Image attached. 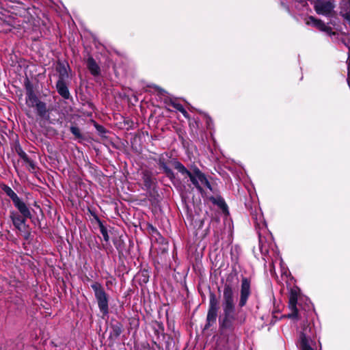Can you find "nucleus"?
<instances>
[{
    "mask_svg": "<svg viewBox=\"0 0 350 350\" xmlns=\"http://www.w3.org/2000/svg\"><path fill=\"white\" fill-rule=\"evenodd\" d=\"M234 277L230 274L223 286L221 299L222 312L218 318L219 330L221 334L233 333L246 322L245 313L239 314L236 309L237 285L233 283Z\"/></svg>",
    "mask_w": 350,
    "mask_h": 350,
    "instance_id": "1",
    "label": "nucleus"
},
{
    "mask_svg": "<svg viewBox=\"0 0 350 350\" xmlns=\"http://www.w3.org/2000/svg\"><path fill=\"white\" fill-rule=\"evenodd\" d=\"M170 162L174 169L177 170L181 175L189 178L193 185L201 194L204 192L202 185H204L214 193L215 196H210L208 198L209 201L214 205L218 206L224 217L226 218L230 216L228 206L224 199L221 196L219 188L214 183L209 182L206 175L204 172L196 166L192 169V171H189L176 159H173Z\"/></svg>",
    "mask_w": 350,
    "mask_h": 350,
    "instance_id": "2",
    "label": "nucleus"
},
{
    "mask_svg": "<svg viewBox=\"0 0 350 350\" xmlns=\"http://www.w3.org/2000/svg\"><path fill=\"white\" fill-rule=\"evenodd\" d=\"M24 87L27 106L29 108H35L40 118H45L49 112L46 103L38 98L33 84L27 77L24 80Z\"/></svg>",
    "mask_w": 350,
    "mask_h": 350,
    "instance_id": "3",
    "label": "nucleus"
},
{
    "mask_svg": "<svg viewBox=\"0 0 350 350\" xmlns=\"http://www.w3.org/2000/svg\"><path fill=\"white\" fill-rule=\"evenodd\" d=\"M316 331L311 323H308L302 328L297 343L301 350H314L316 346Z\"/></svg>",
    "mask_w": 350,
    "mask_h": 350,
    "instance_id": "4",
    "label": "nucleus"
},
{
    "mask_svg": "<svg viewBox=\"0 0 350 350\" xmlns=\"http://www.w3.org/2000/svg\"><path fill=\"white\" fill-rule=\"evenodd\" d=\"M91 288L94 291V297L103 317L107 316L109 312V295L106 293L103 285L98 282H94L91 284Z\"/></svg>",
    "mask_w": 350,
    "mask_h": 350,
    "instance_id": "5",
    "label": "nucleus"
},
{
    "mask_svg": "<svg viewBox=\"0 0 350 350\" xmlns=\"http://www.w3.org/2000/svg\"><path fill=\"white\" fill-rule=\"evenodd\" d=\"M219 302L217 299L216 295L210 291L209 293V305L206 315V324L204 327V330L209 329L212 326L216 324L217 313L219 310Z\"/></svg>",
    "mask_w": 350,
    "mask_h": 350,
    "instance_id": "6",
    "label": "nucleus"
},
{
    "mask_svg": "<svg viewBox=\"0 0 350 350\" xmlns=\"http://www.w3.org/2000/svg\"><path fill=\"white\" fill-rule=\"evenodd\" d=\"M251 293V279L247 277H242L240 297L238 304L239 308H242L246 306Z\"/></svg>",
    "mask_w": 350,
    "mask_h": 350,
    "instance_id": "7",
    "label": "nucleus"
},
{
    "mask_svg": "<svg viewBox=\"0 0 350 350\" xmlns=\"http://www.w3.org/2000/svg\"><path fill=\"white\" fill-rule=\"evenodd\" d=\"M123 332V324L119 321L112 319L109 323V334L108 337L109 347H113L116 340L120 337Z\"/></svg>",
    "mask_w": 350,
    "mask_h": 350,
    "instance_id": "8",
    "label": "nucleus"
},
{
    "mask_svg": "<svg viewBox=\"0 0 350 350\" xmlns=\"http://www.w3.org/2000/svg\"><path fill=\"white\" fill-rule=\"evenodd\" d=\"M299 288L297 286L291 288L288 297V308L291 313L288 314L289 318L295 319L298 317L299 311L297 308L298 294Z\"/></svg>",
    "mask_w": 350,
    "mask_h": 350,
    "instance_id": "9",
    "label": "nucleus"
},
{
    "mask_svg": "<svg viewBox=\"0 0 350 350\" xmlns=\"http://www.w3.org/2000/svg\"><path fill=\"white\" fill-rule=\"evenodd\" d=\"M190 228L193 230V234L198 239L202 240L209 232L208 226L204 228V220H189Z\"/></svg>",
    "mask_w": 350,
    "mask_h": 350,
    "instance_id": "10",
    "label": "nucleus"
},
{
    "mask_svg": "<svg viewBox=\"0 0 350 350\" xmlns=\"http://www.w3.org/2000/svg\"><path fill=\"white\" fill-rule=\"evenodd\" d=\"M314 8L317 14L327 15L332 12L334 5L330 1L317 0L315 2Z\"/></svg>",
    "mask_w": 350,
    "mask_h": 350,
    "instance_id": "11",
    "label": "nucleus"
},
{
    "mask_svg": "<svg viewBox=\"0 0 350 350\" xmlns=\"http://www.w3.org/2000/svg\"><path fill=\"white\" fill-rule=\"evenodd\" d=\"M66 81L57 80L55 84L56 91L62 98L72 100Z\"/></svg>",
    "mask_w": 350,
    "mask_h": 350,
    "instance_id": "12",
    "label": "nucleus"
},
{
    "mask_svg": "<svg viewBox=\"0 0 350 350\" xmlns=\"http://www.w3.org/2000/svg\"><path fill=\"white\" fill-rule=\"evenodd\" d=\"M142 179L146 190L152 189L153 187H155L157 185V178L149 170H144L142 171Z\"/></svg>",
    "mask_w": 350,
    "mask_h": 350,
    "instance_id": "13",
    "label": "nucleus"
},
{
    "mask_svg": "<svg viewBox=\"0 0 350 350\" xmlns=\"http://www.w3.org/2000/svg\"><path fill=\"white\" fill-rule=\"evenodd\" d=\"M68 70H70V68L66 62L57 60L55 65V70L58 73L57 80H68L69 79Z\"/></svg>",
    "mask_w": 350,
    "mask_h": 350,
    "instance_id": "14",
    "label": "nucleus"
},
{
    "mask_svg": "<svg viewBox=\"0 0 350 350\" xmlns=\"http://www.w3.org/2000/svg\"><path fill=\"white\" fill-rule=\"evenodd\" d=\"M159 168L162 170L165 176L172 182L175 180L176 176L173 170L168 167L167 161L163 154H161L157 160H156Z\"/></svg>",
    "mask_w": 350,
    "mask_h": 350,
    "instance_id": "15",
    "label": "nucleus"
},
{
    "mask_svg": "<svg viewBox=\"0 0 350 350\" xmlns=\"http://www.w3.org/2000/svg\"><path fill=\"white\" fill-rule=\"evenodd\" d=\"M14 227L18 230L21 235L27 239L31 234V228L27 221L28 220H12Z\"/></svg>",
    "mask_w": 350,
    "mask_h": 350,
    "instance_id": "16",
    "label": "nucleus"
},
{
    "mask_svg": "<svg viewBox=\"0 0 350 350\" xmlns=\"http://www.w3.org/2000/svg\"><path fill=\"white\" fill-rule=\"evenodd\" d=\"M14 207L19 211V213L23 215L24 219H31V212L27 206V204L23 202L22 199L20 198L16 200H14L13 202Z\"/></svg>",
    "mask_w": 350,
    "mask_h": 350,
    "instance_id": "17",
    "label": "nucleus"
},
{
    "mask_svg": "<svg viewBox=\"0 0 350 350\" xmlns=\"http://www.w3.org/2000/svg\"><path fill=\"white\" fill-rule=\"evenodd\" d=\"M87 68L89 70L91 75H92L94 77H97L100 75V68L95 59L92 57L90 56L86 62Z\"/></svg>",
    "mask_w": 350,
    "mask_h": 350,
    "instance_id": "18",
    "label": "nucleus"
},
{
    "mask_svg": "<svg viewBox=\"0 0 350 350\" xmlns=\"http://www.w3.org/2000/svg\"><path fill=\"white\" fill-rule=\"evenodd\" d=\"M113 243L118 252L119 256H123L126 252V243L122 236L116 237L113 239Z\"/></svg>",
    "mask_w": 350,
    "mask_h": 350,
    "instance_id": "19",
    "label": "nucleus"
},
{
    "mask_svg": "<svg viewBox=\"0 0 350 350\" xmlns=\"http://www.w3.org/2000/svg\"><path fill=\"white\" fill-rule=\"evenodd\" d=\"M181 201L183 203V208L187 213V217L191 219L193 217L191 210L190 209L189 204H193V199L192 202L190 201L189 197L185 193H181Z\"/></svg>",
    "mask_w": 350,
    "mask_h": 350,
    "instance_id": "20",
    "label": "nucleus"
},
{
    "mask_svg": "<svg viewBox=\"0 0 350 350\" xmlns=\"http://www.w3.org/2000/svg\"><path fill=\"white\" fill-rule=\"evenodd\" d=\"M70 131L74 135V139L79 143L85 140V135L81 133L80 128L76 123H72L70 126Z\"/></svg>",
    "mask_w": 350,
    "mask_h": 350,
    "instance_id": "21",
    "label": "nucleus"
},
{
    "mask_svg": "<svg viewBox=\"0 0 350 350\" xmlns=\"http://www.w3.org/2000/svg\"><path fill=\"white\" fill-rule=\"evenodd\" d=\"M0 188L1 190L8 196L12 202H13L14 200H16L19 198L18 195L14 192V191L8 185L5 183H0Z\"/></svg>",
    "mask_w": 350,
    "mask_h": 350,
    "instance_id": "22",
    "label": "nucleus"
},
{
    "mask_svg": "<svg viewBox=\"0 0 350 350\" xmlns=\"http://www.w3.org/2000/svg\"><path fill=\"white\" fill-rule=\"evenodd\" d=\"M307 25H312L314 27H317L320 31H322L324 27L325 26V23L321 20L315 18L314 16H310L307 21H306Z\"/></svg>",
    "mask_w": 350,
    "mask_h": 350,
    "instance_id": "23",
    "label": "nucleus"
},
{
    "mask_svg": "<svg viewBox=\"0 0 350 350\" xmlns=\"http://www.w3.org/2000/svg\"><path fill=\"white\" fill-rule=\"evenodd\" d=\"M159 327L161 329V335L162 337V340L165 343V349L166 350H170L171 345L173 342V338L170 335L164 333V327L163 325H159Z\"/></svg>",
    "mask_w": 350,
    "mask_h": 350,
    "instance_id": "24",
    "label": "nucleus"
},
{
    "mask_svg": "<svg viewBox=\"0 0 350 350\" xmlns=\"http://www.w3.org/2000/svg\"><path fill=\"white\" fill-rule=\"evenodd\" d=\"M189 122V127L191 133H197L200 126V120L198 118H187Z\"/></svg>",
    "mask_w": 350,
    "mask_h": 350,
    "instance_id": "25",
    "label": "nucleus"
},
{
    "mask_svg": "<svg viewBox=\"0 0 350 350\" xmlns=\"http://www.w3.org/2000/svg\"><path fill=\"white\" fill-rule=\"evenodd\" d=\"M138 277L140 282L148 283L150 278V270L148 268L142 269L138 273Z\"/></svg>",
    "mask_w": 350,
    "mask_h": 350,
    "instance_id": "26",
    "label": "nucleus"
},
{
    "mask_svg": "<svg viewBox=\"0 0 350 350\" xmlns=\"http://www.w3.org/2000/svg\"><path fill=\"white\" fill-rule=\"evenodd\" d=\"M96 221L99 226L100 232L102 234L104 240L106 242H108L109 240V236L108 234L107 228L104 224V221H105V220H96Z\"/></svg>",
    "mask_w": 350,
    "mask_h": 350,
    "instance_id": "27",
    "label": "nucleus"
},
{
    "mask_svg": "<svg viewBox=\"0 0 350 350\" xmlns=\"http://www.w3.org/2000/svg\"><path fill=\"white\" fill-rule=\"evenodd\" d=\"M171 105L176 110L180 112L185 118H189V117L190 116V115L186 111V109H185V107H183V105L182 104H180L179 103H176V102H172Z\"/></svg>",
    "mask_w": 350,
    "mask_h": 350,
    "instance_id": "28",
    "label": "nucleus"
},
{
    "mask_svg": "<svg viewBox=\"0 0 350 350\" xmlns=\"http://www.w3.org/2000/svg\"><path fill=\"white\" fill-rule=\"evenodd\" d=\"M14 150L18 154V155L24 161L27 160V158H29L28 155L26 154V152L23 150L21 146L20 145L19 142H16L14 145Z\"/></svg>",
    "mask_w": 350,
    "mask_h": 350,
    "instance_id": "29",
    "label": "nucleus"
},
{
    "mask_svg": "<svg viewBox=\"0 0 350 350\" xmlns=\"http://www.w3.org/2000/svg\"><path fill=\"white\" fill-rule=\"evenodd\" d=\"M149 197L153 199L154 201L158 202L160 199V195L157 189V186L153 187L152 189H149L146 190Z\"/></svg>",
    "mask_w": 350,
    "mask_h": 350,
    "instance_id": "30",
    "label": "nucleus"
},
{
    "mask_svg": "<svg viewBox=\"0 0 350 350\" xmlns=\"http://www.w3.org/2000/svg\"><path fill=\"white\" fill-rule=\"evenodd\" d=\"M93 124L99 135L102 137H106L105 134L107 133V130L103 125L99 124L96 121H93Z\"/></svg>",
    "mask_w": 350,
    "mask_h": 350,
    "instance_id": "31",
    "label": "nucleus"
},
{
    "mask_svg": "<svg viewBox=\"0 0 350 350\" xmlns=\"http://www.w3.org/2000/svg\"><path fill=\"white\" fill-rule=\"evenodd\" d=\"M251 215H252V219H260L261 217L262 216V213H261L260 209L257 208L256 207H255V209L254 211H252Z\"/></svg>",
    "mask_w": 350,
    "mask_h": 350,
    "instance_id": "32",
    "label": "nucleus"
},
{
    "mask_svg": "<svg viewBox=\"0 0 350 350\" xmlns=\"http://www.w3.org/2000/svg\"><path fill=\"white\" fill-rule=\"evenodd\" d=\"M24 162L29 165L30 170H35L36 168V165L34 161L31 159L29 157L27 158V160L24 161Z\"/></svg>",
    "mask_w": 350,
    "mask_h": 350,
    "instance_id": "33",
    "label": "nucleus"
},
{
    "mask_svg": "<svg viewBox=\"0 0 350 350\" xmlns=\"http://www.w3.org/2000/svg\"><path fill=\"white\" fill-rule=\"evenodd\" d=\"M321 31L325 32L329 36L335 35V32L333 31L332 28L329 26H327L326 25Z\"/></svg>",
    "mask_w": 350,
    "mask_h": 350,
    "instance_id": "34",
    "label": "nucleus"
},
{
    "mask_svg": "<svg viewBox=\"0 0 350 350\" xmlns=\"http://www.w3.org/2000/svg\"><path fill=\"white\" fill-rule=\"evenodd\" d=\"M256 224L257 226H258L260 228H262V227L267 228L266 220L260 219V220H256Z\"/></svg>",
    "mask_w": 350,
    "mask_h": 350,
    "instance_id": "35",
    "label": "nucleus"
},
{
    "mask_svg": "<svg viewBox=\"0 0 350 350\" xmlns=\"http://www.w3.org/2000/svg\"><path fill=\"white\" fill-rule=\"evenodd\" d=\"M84 105H87L88 107V108L93 111H94L96 109L95 105L90 100H87Z\"/></svg>",
    "mask_w": 350,
    "mask_h": 350,
    "instance_id": "36",
    "label": "nucleus"
},
{
    "mask_svg": "<svg viewBox=\"0 0 350 350\" xmlns=\"http://www.w3.org/2000/svg\"><path fill=\"white\" fill-rule=\"evenodd\" d=\"M148 229H149V231L150 233L159 234V232L157 230V228L155 227H154L152 224H148Z\"/></svg>",
    "mask_w": 350,
    "mask_h": 350,
    "instance_id": "37",
    "label": "nucleus"
},
{
    "mask_svg": "<svg viewBox=\"0 0 350 350\" xmlns=\"http://www.w3.org/2000/svg\"><path fill=\"white\" fill-rule=\"evenodd\" d=\"M347 70H348V73H347V79H348V81L349 82L350 81V55H349L348 57V59H347Z\"/></svg>",
    "mask_w": 350,
    "mask_h": 350,
    "instance_id": "38",
    "label": "nucleus"
},
{
    "mask_svg": "<svg viewBox=\"0 0 350 350\" xmlns=\"http://www.w3.org/2000/svg\"><path fill=\"white\" fill-rule=\"evenodd\" d=\"M224 224L228 226L230 229L233 226L232 220H224Z\"/></svg>",
    "mask_w": 350,
    "mask_h": 350,
    "instance_id": "39",
    "label": "nucleus"
},
{
    "mask_svg": "<svg viewBox=\"0 0 350 350\" xmlns=\"http://www.w3.org/2000/svg\"><path fill=\"white\" fill-rule=\"evenodd\" d=\"M159 325L160 324H158L159 328L154 330V334L156 336H157L158 339H159L160 336H161V329H160Z\"/></svg>",
    "mask_w": 350,
    "mask_h": 350,
    "instance_id": "40",
    "label": "nucleus"
},
{
    "mask_svg": "<svg viewBox=\"0 0 350 350\" xmlns=\"http://www.w3.org/2000/svg\"><path fill=\"white\" fill-rule=\"evenodd\" d=\"M88 212H90L91 215L93 216V217H94L93 219H99L94 211L88 208Z\"/></svg>",
    "mask_w": 350,
    "mask_h": 350,
    "instance_id": "41",
    "label": "nucleus"
},
{
    "mask_svg": "<svg viewBox=\"0 0 350 350\" xmlns=\"http://www.w3.org/2000/svg\"><path fill=\"white\" fill-rule=\"evenodd\" d=\"M206 116V124L208 125H209L210 122H212L211 118L210 116Z\"/></svg>",
    "mask_w": 350,
    "mask_h": 350,
    "instance_id": "42",
    "label": "nucleus"
},
{
    "mask_svg": "<svg viewBox=\"0 0 350 350\" xmlns=\"http://www.w3.org/2000/svg\"><path fill=\"white\" fill-rule=\"evenodd\" d=\"M345 18L348 21L349 25H350V14H346L345 16Z\"/></svg>",
    "mask_w": 350,
    "mask_h": 350,
    "instance_id": "43",
    "label": "nucleus"
},
{
    "mask_svg": "<svg viewBox=\"0 0 350 350\" xmlns=\"http://www.w3.org/2000/svg\"><path fill=\"white\" fill-rule=\"evenodd\" d=\"M133 224L135 226H137L138 225H140L141 224L140 220H139V219L135 220V222H133Z\"/></svg>",
    "mask_w": 350,
    "mask_h": 350,
    "instance_id": "44",
    "label": "nucleus"
},
{
    "mask_svg": "<svg viewBox=\"0 0 350 350\" xmlns=\"http://www.w3.org/2000/svg\"><path fill=\"white\" fill-rule=\"evenodd\" d=\"M154 344L156 345V347L159 349H161L162 348V347L161 346L160 343H157V342H154Z\"/></svg>",
    "mask_w": 350,
    "mask_h": 350,
    "instance_id": "45",
    "label": "nucleus"
},
{
    "mask_svg": "<svg viewBox=\"0 0 350 350\" xmlns=\"http://www.w3.org/2000/svg\"><path fill=\"white\" fill-rule=\"evenodd\" d=\"M31 221H34V220H30ZM35 221H36L37 223H39L40 224V220L39 219H37V220H35Z\"/></svg>",
    "mask_w": 350,
    "mask_h": 350,
    "instance_id": "46",
    "label": "nucleus"
},
{
    "mask_svg": "<svg viewBox=\"0 0 350 350\" xmlns=\"http://www.w3.org/2000/svg\"><path fill=\"white\" fill-rule=\"evenodd\" d=\"M179 138H180V139H181V140H182L183 142L184 141V139H183V137H180V136L179 135Z\"/></svg>",
    "mask_w": 350,
    "mask_h": 350,
    "instance_id": "47",
    "label": "nucleus"
},
{
    "mask_svg": "<svg viewBox=\"0 0 350 350\" xmlns=\"http://www.w3.org/2000/svg\"><path fill=\"white\" fill-rule=\"evenodd\" d=\"M10 219H14L15 218L14 217H12V216H10Z\"/></svg>",
    "mask_w": 350,
    "mask_h": 350,
    "instance_id": "48",
    "label": "nucleus"
}]
</instances>
